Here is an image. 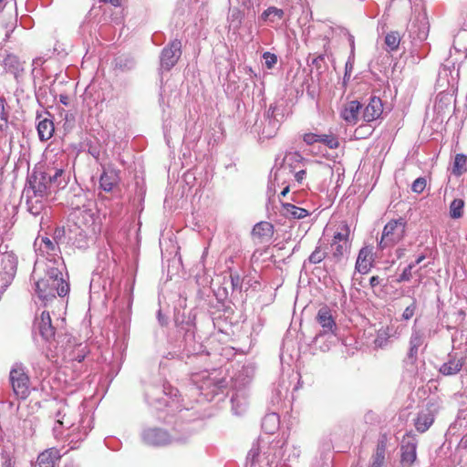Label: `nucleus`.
<instances>
[{
    "instance_id": "e433bc0d",
    "label": "nucleus",
    "mask_w": 467,
    "mask_h": 467,
    "mask_svg": "<svg viewBox=\"0 0 467 467\" xmlns=\"http://www.w3.org/2000/svg\"><path fill=\"white\" fill-rule=\"evenodd\" d=\"M40 249L47 254L50 252L56 253L57 250H59L55 241H51L48 237H42Z\"/></svg>"
},
{
    "instance_id": "49530a36",
    "label": "nucleus",
    "mask_w": 467,
    "mask_h": 467,
    "mask_svg": "<svg viewBox=\"0 0 467 467\" xmlns=\"http://www.w3.org/2000/svg\"><path fill=\"white\" fill-rule=\"evenodd\" d=\"M354 50L352 49L351 51V55L349 56L347 63H346V67H345V78L347 77L349 78L350 74H351V71L353 69V67H354Z\"/></svg>"
},
{
    "instance_id": "052dcab7",
    "label": "nucleus",
    "mask_w": 467,
    "mask_h": 467,
    "mask_svg": "<svg viewBox=\"0 0 467 467\" xmlns=\"http://www.w3.org/2000/svg\"><path fill=\"white\" fill-rule=\"evenodd\" d=\"M113 5L118 6L120 5V0H109Z\"/></svg>"
},
{
    "instance_id": "5fc2aeb1",
    "label": "nucleus",
    "mask_w": 467,
    "mask_h": 467,
    "mask_svg": "<svg viewBox=\"0 0 467 467\" xmlns=\"http://www.w3.org/2000/svg\"><path fill=\"white\" fill-rule=\"evenodd\" d=\"M59 101L65 105V106H67L69 104V98L67 95H64V94H61L59 96Z\"/></svg>"
},
{
    "instance_id": "e2e57ef3",
    "label": "nucleus",
    "mask_w": 467,
    "mask_h": 467,
    "mask_svg": "<svg viewBox=\"0 0 467 467\" xmlns=\"http://www.w3.org/2000/svg\"><path fill=\"white\" fill-rule=\"evenodd\" d=\"M271 110H272V113H274V108H273V106H272V105L269 107V109H268V112H267V115H268V116H269V112H270Z\"/></svg>"
},
{
    "instance_id": "9d476101",
    "label": "nucleus",
    "mask_w": 467,
    "mask_h": 467,
    "mask_svg": "<svg viewBox=\"0 0 467 467\" xmlns=\"http://www.w3.org/2000/svg\"><path fill=\"white\" fill-rule=\"evenodd\" d=\"M410 37L413 40L423 41L429 34V25L424 17L417 16L408 27Z\"/></svg>"
},
{
    "instance_id": "bb28decb",
    "label": "nucleus",
    "mask_w": 467,
    "mask_h": 467,
    "mask_svg": "<svg viewBox=\"0 0 467 467\" xmlns=\"http://www.w3.org/2000/svg\"><path fill=\"white\" fill-rule=\"evenodd\" d=\"M284 15L285 13L283 9L275 6H270L262 13L260 19L263 21L269 20L271 23H275L277 20H281L284 17Z\"/></svg>"
},
{
    "instance_id": "f8f14e48",
    "label": "nucleus",
    "mask_w": 467,
    "mask_h": 467,
    "mask_svg": "<svg viewBox=\"0 0 467 467\" xmlns=\"http://www.w3.org/2000/svg\"><path fill=\"white\" fill-rule=\"evenodd\" d=\"M274 232V225L269 222L263 221L254 226L252 236L260 244L267 243L272 239Z\"/></svg>"
},
{
    "instance_id": "0e129e2a",
    "label": "nucleus",
    "mask_w": 467,
    "mask_h": 467,
    "mask_svg": "<svg viewBox=\"0 0 467 467\" xmlns=\"http://www.w3.org/2000/svg\"><path fill=\"white\" fill-rule=\"evenodd\" d=\"M162 319H163V317H161L160 322H161V325H164V322L162 321Z\"/></svg>"
},
{
    "instance_id": "2f4dec72",
    "label": "nucleus",
    "mask_w": 467,
    "mask_h": 467,
    "mask_svg": "<svg viewBox=\"0 0 467 467\" xmlns=\"http://www.w3.org/2000/svg\"><path fill=\"white\" fill-rule=\"evenodd\" d=\"M279 419L275 413L268 414L263 419L262 426L267 432H274L278 427Z\"/></svg>"
},
{
    "instance_id": "2eb2a0df",
    "label": "nucleus",
    "mask_w": 467,
    "mask_h": 467,
    "mask_svg": "<svg viewBox=\"0 0 467 467\" xmlns=\"http://www.w3.org/2000/svg\"><path fill=\"white\" fill-rule=\"evenodd\" d=\"M464 358L450 354L448 360L440 368V372L444 376L455 375L462 370Z\"/></svg>"
},
{
    "instance_id": "4d7b16f0",
    "label": "nucleus",
    "mask_w": 467,
    "mask_h": 467,
    "mask_svg": "<svg viewBox=\"0 0 467 467\" xmlns=\"http://www.w3.org/2000/svg\"><path fill=\"white\" fill-rule=\"evenodd\" d=\"M425 256L424 255H420L419 256L416 261L413 263L415 265V266L419 264H420L423 260H424Z\"/></svg>"
},
{
    "instance_id": "c756f323",
    "label": "nucleus",
    "mask_w": 467,
    "mask_h": 467,
    "mask_svg": "<svg viewBox=\"0 0 467 467\" xmlns=\"http://www.w3.org/2000/svg\"><path fill=\"white\" fill-rule=\"evenodd\" d=\"M467 157L464 154H456L451 170V173L455 176L463 174L466 171Z\"/></svg>"
},
{
    "instance_id": "8fccbe9b",
    "label": "nucleus",
    "mask_w": 467,
    "mask_h": 467,
    "mask_svg": "<svg viewBox=\"0 0 467 467\" xmlns=\"http://www.w3.org/2000/svg\"><path fill=\"white\" fill-rule=\"evenodd\" d=\"M73 425H74L73 421L67 417V415L66 416V418L64 420H57L58 429L60 427L70 428Z\"/></svg>"
},
{
    "instance_id": "5701e85b",
    "label": "nucleus",
    "mask_w": 467,
    "mask_h": 467,
    "mask_svg": "<svg viewBox=\"0 0 467 467\" xmlns=\"http://www.w3.org/2000/svg\"><path fill=\"white\" fill-rule=\"evenodd\" d=\"M387 448V441L385 437L379 440L376 451L372 455V462L368 467H383L385 461V451Z\"/></svg>"
},
{
    "instance_id": "423d86ee",
    "label": "nucleus",
    "mask_w": 467,
    "mask_h": 467,
    "mask_svg": "<svg viewBox=\"0 0 467 467\" xmlns=\"http://www.w3.org/2000/svg\"><path fill=\"white\" fill-rule=\"evenodd\" d=\"M418 441L413 435H407L403 438L400 445V464L401 467H411L417 460Z\"/></svg>"
},
{
    "instance_id": "58836bf2",
    "label": "nucleus",
    "mask_w": 467,
    "mask_h": 467,
    "mask_svg": "<svg viewBox=\"0 0 467 467\" xmlns=\"http://www.w3.org/2000/svg\"><path fill=\"white\" fill-rule=\"evenodd\" d=\"M67 411H68V408L67 406H62L61 408H59L57 410V411L56 413V416H55L56 423L54 426V432L57 437L61 434V431L58 430L57 420H64L66 418V416L67 415Z\"/></svg>"
},
{
    "instance_id": "13d9d810",
    "label": "nucleus",
    "mask_w": 467,
    "mask_h": 467,
    "mask_svg": "<svg viewBox=\"0 0 467 467\" xmlns=\"http://www.w3.org/2000/svg\"><path fill=\"white\" fill-rule=\"evenodd\" d=\"M288 192H289V186L287 185V186H285V187L284 188V190L281 192L280 195L284 197V196H285Z\"/></svg>"
},
{
    "instance_id": "680f3d73",
    "label": "nucleus",
    "mask_w": 467,
    "mask_h": 467,
    "mask_svg": "<svg viewBox=\"0 0 467 467\" xmlns=\"http://www.w3.org/2000/svg\"><path fill=\"white\" fill-rule=\"evenodd\" d=\"M5 0H0V11L3 10L4 6H5V3H4Z\"/></svg>"
},
{
    "instance_id": "79ce46f5",
    "label": "nucleus",
    "mask_w": 467,
    "mask_h": 467,
    "mask_svg": "<svg viewBox=\"0 0 467 467\" xmlns=\"http://www.w3.org/2000/svg\"><path fill=\"white\" fill-rule=\"evenodd\" d=\"M263 57L265 59V67L268 69L273 68L277 62V57L270 52H265Z\"/></svg>"
},
{
    "instance_id": "09e8293b",
    "label": "nucleus",
    "mask_w": 467,
    "mask_h": 467,
    "mask_svg": "<svg viewBox=\"0 0 467 467\" xmlns=\"http://www.w3.org/2000/svg\"><path fill=\"white\" fill-rule=\"evenodd\" d=\"M268 122H269V125L272 126V130H266V128L265 127L264 130H263V133L265 134V136L267 137H272L275 131V130L277 129V125H278V121L276 119H268Z\"/></svg>"
},
{
    "instance_id": "4be33fe9",
    "label": "nucleus",
    "mask_w": 467,
    "mask_h": 467,
    "mask_svg": "<svg viewBox=\"0 0 467 467\" xmlns=\"http://www.w3.org/2000/svg\"><path fill=\"white\" fill-rule=\"evenodd\" d=\"M36 130L40 140L46 141L53 136L55 130L54 123L52 119L48 118H44L43 119L38 121Z\"/></svg>"
},
{
    "instance_id": "ea45409f",
    "label": "nucleus",
    "mask_w": 467,
    "mask_h": 467,
    "mask_svg": "<svg viewBox=\"0 0 467 467\" xmlns=\"http://www.w3.org/2000/svg\"><path fill=\"white\" fill-rule=\"evenodd\" d=\"M426 179L423 177L416 179L411 185L412 192L416 193H421L426 187Z\"/></svg>"
},
{
    "instance_id": "f3484780",
    "label": "nucleus",
    "mask_w": 467,
    "mask_h": 467,
    "mask_svg": "<svg viewBox=\"0 0 467 467\" xmlns=\"http://www.w3.org/2000/svg\"><path fill=\"white\" fill-rule=\"evenodd\" d=\"M25 194L28 212L35 216L39 215L46 207V201L48 196H38L31 192H25Z\"/></svg>"
},
{
    "instance_id": "37998d69",
    "label": "nucleus",
    "mask_w": 467,
    "mask_h": 467,
    "mask_svg": "<svg viewBox=\"0 0 467 467\" xmlns=\"http://www.w3.org/2000/svg\"><path fill=\"white\" fill-rule=\"evenodd\" d=\"M78 244H74L73 246L78 248H83L86 246V234L83 230L78 227V232H74Z\"/></svg>"
},
{
    "instance_id": "a211bd4d",
    "label": "nucleus",
    "mask_w": 467,
    "mask_h": 467,
    "mask_svg": "<svg viewBox=\"0 0 467 467\" xmlns=\"http://www.w3.org/2000/svg\"><path fill=\"white\" fill-rule=\"evenodd\" d=\"M361 104L358 100L347 103L341 111V118L348 124L355 125L358 120Z\"/></svg>"
},
{
    "instance_id": "4468645a",
    "label": "nucleus",
    "mask_w": 467,
    "mask_h": 467,
    "mask_svg": "<svg viewBox=\"0 0 467 467\" xmlns=\"http://www.w3.org/2000/svg\"><path fill=\"white\" fill-rule=\"evenodd\" d=\"M383 112V104L379 98L372 97L363 111V119L370 122L378 119Z\"/></svg>"
},
{
    "instance_id": "f03ea898",
    "label": "nucleus",
    "mask_w": 467,
    "mask_h": 467,
    "mask_svg": "<svg viewBox=\"0 0 467 467\" xmlns=\"http://www.w3.org/2000/svg\"><path fill=\"white\" fill-rule=\"evenodd\" d=\"M36 292L46 305L57 296H65L69 292V285L58 268L50 267L45 276L36 282Z\"/></svg>"
},
{
    "instance_id": "20e7f679",
    "label": "nucleus",
    "mask_w": 467,
    "mask_h": 467,
    "mask_svg": "<svg viewBox=\"0 0 467 467\" xmlns=\"http://www.w3.org/2000/svg\"><path fill=\"white\" fill-rule=\"evenodd\" d=\"M9 381L14 394L17 398L26 399L29 394V377L20 363H16L9 373Z\"/></svg>"
},
{
    "instance_id": "412c9836",
    "label": "nucleus",
    "mask_w": 467,
    "mask_h": 467,
    "mask_svg": "<svg viewBox=\"0 0 467 467\" xmlns=\"http://www.w3.org/2000/svg\"><path fill=\"white\" fill-rule=\"evenodd\" d=\"M3 65L5 71L13 74L16 78L24 70L23 63L13 54H8L4 58Z\"/></svg>"
},
{
    "instance_id": "c9c22d12",
    "label": "nucleus",
    "mask_w": 467,
    "mask_h": 467,
    "mask_svg": "<svg viewBox=\"0 0 467 467\" xmlns=\"http://www.w3.org/2000/svg\"><path fill=\"white\" fill-rule=\"evenodd\" d=\"M349 228L343 224L341 230L334 234L332 243L340 244L341 242H349Z\"/></svg>"
},
{
    "instance_id": "bf43d9fd",
    "label": "nucleus",
    "mask_w": 467,
    "mask_h": 467,
    "mask_svg": "<svg viewBox=\"0 0 467 467\" xmlns=\"http://www.w3.org/2000/svg\"><path fill=\"white\" fill-rule=\"evenodd\" d=\"M71 239H73L75 241L73 243H69L68 244V247H72L74 245V244H78L77 239H76V235L74 234H71Z\"/></svg>"
},
{
    "instance_id": "6ab92c4d",
    "label": "nucleus",
    "mask_w": 467,
    "mask_h": 467,
    "mask_svg": "<svg viewBox=\"0 0 467 467\" xmlns=\"http://www.w3.org/2000/svg\"><path fill=\"white\" fill-rule=\"evenodd\" d=\"M424 342V335L419 330H413L410 338V349L407 358L410 363H414L417 359L418 349Z\"/></svg>"
},
{
    "instance_id": "b1692460",
    "label": "nucleus",
    "mask_w": 467,
    "mask_h": 467,
    "mask_svg": "<svg viewBox=\"0 0 467 467\" xmlns=\"http://www.w3.org/2000/svg\"><path fill=\"white\" fill-rule=\"evenodd\" d=\"M434 416L430 410L421 411L415 420V427L418 431H426L433 423Z\"/></svg>"
},
{
    "instance_id": "72a5a7b5",
    "label": "nucleus",
    "mask_w": 467,
    "mask_h": 467,
    "mask_svg": "<svg viewBox=\"0 0 467 467\" xmlns=\"http://www.w3.org/2000/svg\"><path fill=\"white\" fill-rule=\"evenodd\" d=\"M260 455V447L258 443H254L248 451L246 457V464H250L251 467L254 465V463L258 461V457Z\"/></svg>"
},
{
    "instance_id": "3c124183",
    "label": "nucleus",
    "mask_w": 467,
    "mask_h": 467,
    "mask_svg": "<svg viewBox=\"0 0 467 467\" xmlns=\"http://www.w3.org/2000/svg\"><path fill=\"white\" fill-rule=\"evenodd\" d=\"M324 60H325V56L319 55L312 59L311 64L316 66L317 68H321L322 63H324Z\"/></svg>"
},
{
    "instance_id": "f257e3e1",
    "label": "nucleus",
    "mask_w": 467,
    "mask_h": 467,
    "mask_svg": "<svg viewBox=\"0 0 467 467\" xmlns=\"http://www.w3.org/2000/svg\"><path fill=\"white\" fill-rule=\"evenodd\" d=\"M64 170L59 169H36L28 176V186L24 192L36 193L38 196H48L52 188H57L66 182Z\"/></svg>"
},
{
    "instance_id": "603ef678",
    "label": "nucleus",
    "mask_w": 467,
    "mask_h": 467,
    "mask_svg": "<svg viewBox=\"0 0 467 467\" xmlns=\"http://www.w3.org/2000/svg\"><path fill=\"white\" fill-rule=\"evenodd\" d=\"M306 173V172L305 170H301V171H297L295 174V178H296V182H301L304 180Z\"/></svg>"
},
{
    "instance_id": "864d4df0",
    "label": "nucleus",
    "mask_w": 467,
    "mask_h": 467,
    "mask_svg": "<svg viewBox=\"0 0 467 467\" xmlns=\"http://www.w3.org/2000/svg\"><path fill=\"white\" fill-rule=\"evenodd\" d=\"M380 283V278L378 275L372 276L369 280V284L372 287L377 286Z\"/></svg>"
},
{
    "instance_id": "393cba45",
    "label": "nucleus",
    "mask_w": 467,
    "mask_h": 467,
    "mask_svg": "<svg viewBox=\"0 0 467 467\" xmlns=\"http://www.w3.org/2000/svg\"><path fill=\"white\" fill-rule=\"evenodd\" d=\"M282 206L284 214L287 217H291L294 219H303L309 214L307 210L297 207L289 202H283Z\"/></svg>"
},
{
    "instance_id": "1a4fd4ad",
    "label": "nucleus",
    "mask_w": 467,
    "mask_h": 467,
    "mask_svg": "<svg viewBox=\"0 0 467 467\" xmlns=\"http://www.w3.org/2000/svg\"><path fill=\"white\" fill-rule=\"evenodd\" d=\"M143 441L150 446H165L171 442L170 435L161 429H148L142 432Z\"/></svg>"
},
{
    "instance_id": "7ed1b4c3",
    "label": "nucleus",
    "mask_w": 467,
    "mask_h": 467,
    "mask_svg": "<svg viewBox=\"0 0 467 467\" xmlns=\"http://www.w3.org/2000/svg\"><path fill=\"white\" fill-rule=\"evenodd\" d=\"M405 229L406 222L402 218L389 221L383 228L379 247L383 250L400 242L404 238Z\"/></svg>"
},
{
    "instance_id": "7c9ffc66",
    "label": "nucleus",
    "mask_w": 467,
    "mask_h": 467,
    "mask_svg": "<svg viewBox=\"0 0 467 467\" xmlns=\"http://www.w3.org/2000/svg\"><path fill=\"white\" fill-rule=\"evenodd\" d=\"M464 201L462 199H454L450 204V217L451 219H460L464 213Z\"/></svg>"
},
{
    "instance_id": "f704fd0d",
    "label": "nucleus",
    "mask_w": 467,
    "mask_h": 467,
    "mask_svg": "<svg viewBox=\"0 0 467 467\" xmlns=\"http://www.w3.org/2000/svg\"><path fill=\"white\" fill-rule=\"evenodd\" d=\"M327 252L322 250L321 246H317L313 253L309 255L310 264L316 265L322 262L327 257Z\"/></svg>"
},
{
    "instance_id": "0eeeda50",
    "label": "nucleus",
    "mask_w": 467,
    "mask_h": 467,
    "mask_svg": "<svg viewBox=\"0 0 467 467\" xmlns=\"http://www.w3.org/2000/svg\"><path fill=\"white\" fill-rule=\"evenodd\" d=\"M35 330L38 332L45 341L52 342L55 340L56 327L52 324L48 312L43 311L40 317H36Z\"/></svg>"
},
{
    "instance_id": "c03bdc74",
    "label": "nucleus",
    "mask_w": 467,
    "mask_h": 467,
    "mask_svg": "<svg viewBox=\"0 0 467 467\" xmlns=\"http://www.w3.org/2000/svg\"><path fill=\"white\" fill-rule=\"evenodd\" d=\"M414 267V264H410L407 267H405L402 274L400 275L398 282L410 281L412 276L411 271Z\"/></svg>"
},
{
    "instance_id": "c85d7f7f",
    "label": "nucleus",
    "mask_w": 467,
    "mask_h": 467,
    "mask_svg": "<svg viewBox=\"0 0 467 467\" xmlns=\"http://www.w3.org/2000/svg\"><path fill=\"white\" fill-rule=\"evenodd\" d=\"M401 36L398 31H391L385 36V45L389 52L398 50L400 44Z\"/></svg>"
},
{
    "instance_id": "473e14b6",
    "label": "nucleus",
    "mask_w": 467,
    "mask_h": 467,
    "mask_svg": "<svg viewBox=\"0 0 467 467\" xmlns=\"http://www.w3.org/2000/svg\"><path fill=\"white\" fill-rule=\"evenodd\" d=\"M318 142L323 143L329 149H337L339 146L338 139L336 135L330 134H320Z\"/></svg>"
},
{
    "instance_id": "6e6552de",
    "label": "nucleus",
    "mask_w": 467,
    "mask_h": 467,
    "mask_svg": "<svg viewBox=\"0 0 467 467\" xmlns=\"http://www.w3.org/2000/svg\"><path fill=\"white\" fill-rule=\"evenodd\" d=\"M316 320L323 328L320 335L336 333L337 327L335 321V317L332 315V311L328 308V306H324L318 310Z\"/></svg>"
},
{
    "instance_id": "4c0bfd02",
    "label": "nucleus",
    "mask_w": 467,
    "mask_h": 467,
    "mask_svg": "<svg viewBox=\"0 0 467 467\" xmlns=\"http://www.w3.org/2000/svg\"><path fill=\"white\" fill-rule=\"evenodd\" d=\"M5 99L0 98V130L1 131L5 130L8 126V124H7L8 115L5 109Z\"/></svg>"
},
{
    "instance_id": "aec40b11",
    "label": "nucleus",
    "mask_w": 467,
    "mask_h": 467,
    "mask_svg": "<svg viewBox=\"0 0 467 467\" xmlns=\"http://www.w3.org/2000/svg\"><path fill=\"white\" fill-rule=\"evenodd\" d=\"M329 259L336 264L341 263L350 250L349 242H341L340 244L331 243Z\"/></svg>"
},
{
    "instance_id": "a878e982",
    "label": "nucleus",
    "mask_w": 467,
    "mask_h": 467,
    "mask_svg": "<svg viewBox=\"0 0 467 467\" xmlns=\"http://www.w3.org/2000/svg\"><path fill=\"white\" fill-rule=\"evenodd\" d=\"M396 333L397 330L391 327H387L380 329L378 332L377 337L375 339V345L379 348H384L388 343V339L391 337H394Z\"/></svg>"
},
{
    "instance_id": "dca6fc26",
    "label": "nucleus",
    "mask_w": 467,
    "mask_h": 467,
    "mask_svg": "<svg viewBox=\"0 0 467 467\" xmlns=\"http://www.w3.org/2000/svg\"><path fill=\"white\" fill-rule=\"evenodd\" d=\"M61 455L57 449L50 448L41 452L33 467H55Z\"/></svg>"
},
{
    "instance_id": "39448f33",
    "label": "nucleus",
    "mask_w": 467,
    "mask_h": 467,
    "mask_svg": "<svg viewBox=\"0 0 467 467\" xmlns=\"http://www.w3.org/2000/svg\"><path fill=\"white\" fill-rule=\"evenodd\" d=\"M182 56V42L174 39L165 47L160 57L161 69L170 71L178 62Z\"/></svg>"
},
{
    "instance_id": "9b49d317",
    "label": "nucleus",
    "mask_w": 467,
    "mask_h": 467,
    "mask_svg": "<svg viewBox=\"0 0 467 467\" xmlns=\"http://www.w3.org/2000/svg\"><path fill=\"white\" fill-rule=\"evenodd\" d=\"M74 232H78V226L76 224L67 225V227H57L54 231L53 239L57 245V248L60 249V246L67 248L68 244L75 241L71 239V234H74Z\"/></svg>"
},
{
    "instance_id": "6e6d98bb",
    "label": "nucleus",
    "mask_w": 467,
    "mask_h": 467,
    "mask_svg": "<svg viewBox=\"0 0 467 467\" xmlns=\"http://www.w3.org/2000/svg\"><path fill=\"white\" fill-rule=\"evenodd\" d=\"M13 31V29H8L5 33V36L3 37V41L6 42L10 36V33Z\"/></svg>"
},
{
    "instance_id": "cd10ccee",
    "label": "nucleus",
    "mask_w": 467,
    "mask_h": 467,
    "mask_svg": "<svg viewBox=\"0 0 467 467\" xmlns=\"http://www.w3.org/2000/svg\"><path fill=\"white\" fill-rule=\"evenodd\" d=\"M369 253L367 249L363 248L359 251L357 262H356V269L361 273L366 274L369 270L370 262L368 259Z\"/></svg>"
},
{
    "instance_id": "ddd939ff",
    "label": "nucleus",
    "mask_w": 467,
    "mask_h": 467,
    "mask_svg": "<svg viewBox=\"0 0 467 467\" xmlns=\"http://www.w3.org/2000/svg\"><path fill=\"white\" fill-rule=\"evenodd\" d=\"M120 181L119 171L114 168L108 167L104 169L99 178V184L101 189L105 192H111Z\"/></svg>"
},
{
    "instance_id": "a18cd8bd",
    "label": "nucleus",
    "mask_w": 467,
    "mask_h": 467,
    "mask_svg": "<svg viewBox=\"0 0 467 467\" xmlns=\"http://www.w3.org/2000/svg\"><path fill=\"white\" fill-rule=\"evenodd\" d=\"M230 279L233 290L241 289L243 280L238 273H231Z\"/></svg>"
},
{
    "instance_id": "a19ab883",
    "label": "nucleus",
    "mask_w": 467,
    "mask_h": 467,
    "mask_svg": "<svg viewBox=\"0 0 467 467\" xmlns=\"http://www.w3.org/2000/svg\"><path fill=\"white\" fill-rule=\"evenodd\" d=\"M416 308H417L416 299H413L411 304L410 306H408L405 308V310L403 311L402 319H404V320L410 319L414 316Z\"/></svg>"
},
{
    "instance_id": "de8ad7c7",
    "label": "nucleus",
    "mask_w": 467,
    "mask_h": 467,
    "mask_svg": "<svg viewBox=\"0 0 467 467\" xmlns=\"http://www.w3.org/2000/svg\"><path fill=\"white\" fill-rule=\"evenodd\" d=\"M319 134L316 133H306L303 137L304 141L308 144L312 145L316 142H318Z\"/></svg>"
},
{
    "instance_id": "69168bd1",
    "label": "nucleus",
    "mask_w": 467,
    "mask_h": 467,
    "mask_svg": "<svg viewBox=\"0 0 467 467\" xmlns=\"http://www.w3.org/2000/svg\"><path fill=\"white\" fill-rule=\"evenodd\" d=\"M161 313L160 311L159 314H158L159 320H161Z\"/></svg>"
}]
</instances>
